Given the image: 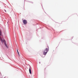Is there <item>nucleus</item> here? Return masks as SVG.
I'll return each instance as SVG.
<instances>
[{"instance_id":"nucleus-2","label":"nucleus","mask_w":78,"mask_h":78,"mask_svg":"<svg viewBox=\"0 0 78 78\" xmlns=\"http://www.w3.org/2000/svg\"><path fill=\"white\" fill-rule=\"evenodd\" d=\"M23 23L25 25H26V24H27V20H23Z\"/></svg>"},{"instance_id":"nucleus-6","label":"nucleus","mask_w":78,"mask_h":78,"mask_svg":"<svg viewBox=\"0 0 78 78\" xmlns=\"http://www.w3.org/2000/svg\"><path fill=\"white\" fill-rule=\"evenodd\" d=\"M0 36H2V31L0 30Z\"/></svg>"},{"instance_id":"nucleus-4","label":"nucleus","mask_w":78,"mask_h":78,"mask_svg":"<svg viewBox=\"0 0 78 78\" xmlns=\"http://www.w3.org/2000/svg\"><path fill=\"white\" fill-rule=\"evenodd\" d=\"M0 40L2 42H5V40H3V41H2V38H1V37H0Z\"/></svg>"},{"instance_id":"nucleus-8","label":"nucleus","mask_w":78,"mask_h":78,"mask_svg":"<svg viewBox=\"0 0 78 78\" xmlns=\"http://www.w3.org/2000/svg\"><path fill=\"white\" fill-rule=\"evenodd\" d=\"M17 52H19V51H18V50L17 49Z\"/></svg>"},{"instance_id":"nucleus-7","label":"nucleus","mask_w":78,"mask_h":78,"mask_svg":"<svg viewBox=\"0 0 78 78\" xmlns=\"http://www.w3.org/2000/svg\"><path fill=\"white\" fill-rule=\"evenodd\" d=\"M17 53L18 55H19V52H18Z\"/></svg>"},{"instance_id":"nucleus-5","label":"nucleus","mask_w":78,"mask_h":78,"mask_svg":"<svg viewBox=\"0 0 78 78\" xmlns=\"http://www.w3.org/2000/svg\"><path fill=\"white\" fill-rule=\"evenodd\" d=\"M4 44H5V46L6 47H7V48H8V46H7V44H6L5 43H4Z\"/></svg>"},{"instance_id":"nucleus-3","label":"nucleus","mask_w":78,"mask_h":78,"mask_svg":"<svg viewBox=\"0 0 78 78\" xmlns=\"http://www.w3.org/2000/svg\"><path fill=\"white\" fill-rule=\"evenodd\" d=\"M29 71L30 74H31V68H30Z\"/></svg>"},{"instance_id":"nucleus-1","label":"nucleus","mask_w":78,"mask_h":78,"mask_svg":"<svg viewBox=\"0 0 78 78\" xmlns=\"http://www.w3.org/2000/svg\"><path fill=\"white\" fill-rule=\"evenodd\" d=\"M48 48H46L43 51V55H46L47 53V52H48Z\"/></svg>"},{"instance_id":"nucleus-9","label":"nucleus","mask_w":78,"mask_h":78,"mask_svg":"<svg viewBox=\"0 0 78 78\" xmlns=\"http://www.w3.org/2000/svg\"><path fill=\"white\" fill-rule=\"evenodd\" d=\"M5 12H6V10H5Z\"/></svg>"}]
</instances>
